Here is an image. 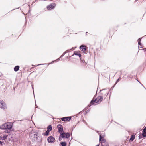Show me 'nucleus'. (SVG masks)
I'll use <instances>...</instances> for the list:
<instances>
[{
    "mask_svg": "<svg viewBox=\"0 0 146 146\" xmlns=\"http://www.w3.org/2000/svg\"><path fill=\"white\" fill-rule=\"evenodd\" d=\"M58 131L59 133L61 135L63 133V130L62 126L61 124H58L57 126Z\"/></svg>",
    "mask_w": 146,
    "mask_h": 146,
    "instance_id": "nucleus-6",
    "label": "nucleus"
},
{
    "mask_svg": "<svg viewBox=\"0 0 146 146\" xmlns=\"http://www.w3.org/2000/svg\"><path fill=\"white\" fill-rule=\"evenodd\" d=\"M71 119V117H67L62 118L61 120L63 121H69Z\"/></svg>",
    "mask_w": 146,
    "mask_h": 146,
    "instance_id": "nucleus-11",
    "label": "nucleus"
},
{
    "mask_svg": "<svg viewBox=\"0 0 146 146\" xmlns=\"http://www.w3.org/2000/svg\"><path fill=\"white\" fill-rule=\"evenodd\" d=\"M0 108L3 110H5L7 108L5 103L2 100H0Z\"/></svg>",
    "mask_w": 146,
    "mask_h": 146,
    "instance_id": "nucleus-5",
    "label": "nucleus"
},
{
    "mask_svg": "<svg viewBox=\"0 0 146 146\" xmlns=\"http://www.w3.org/2000/svg\"><path fill=\"white\" fill-rule=\"evenodd\" d=\"M142 38H140L138 39L137 41L138 42V43H140V42H141V40Z\"/></svg>",
    "mask_w": 146,
    "mask_h": 146,
    "instance_id": "nucleus-24",
    "label": "nucleus"
},
{
    "mask_svg": "<svg viewBox=\"0 0 146 146\" xmlns=\"http://www.w3.org/2000/svg\"><path fill=\"white\" fill-rule=\"evenodd\" d=\"M114 86H114H113L112 87L111 89H110V90H112L113 89V88L114 87V86Z\"/></svg>",
    "mask_w": 146,
    "mask_h": 146,
    "instance_id": "nucleus-29",
    "label": "nucleus"
},
{
    "mask_svg": "<svg viewBox=\"0 0 146 146\" xmlns=\"http://www.w3.org/2000/svg\"><path fill=\"white\" fill-rule=\"evenodd\" d=\"M42 64V65H44V64ZM42 65V64H39L38 65L39 66V65Z\"/></svg>",
    "mask_w": 146,
    "mask_h": 146,
    "instance_id": "nucleus-34",
    "label": "nucleus"
},
{
    "mask_svg": "<svg viewBox=\"0 0 146 146\" xmlns=\"http://www.w3.org/2000/svg\"><path fill=\"white\" fill-rule=\"evenodd\" d=\"M71 49L68 50H67L65 52H64L63 54L60 56V58H62L68 52V51H69Z\"/></svg>",
    "mask_w": 146,
    "mask_h": 146,
    "instance_id": "nucleus-19",
    "label": "nucleus"
},
{
    "mask_svg": "<svg viewBox=\"0 0 146 146\" xmlns=\"http://www.w3.org/2000/svg\"><path fill=\"white\" fill-rule=\"evenodd\" d=\"M109 91H106L105 89H103L100 90V96H102V97H104V99L108 94Z\"/></svg>",
    "mask_w": 146,
    "mask_h": 146,
    "instance_id": "nucleus-3",
    "label": "nucleus"
},
{
    "mask_svg": "<svg viewBox=\"0 0 146 146\" xmlns=\"http://www.w3.org/2000/svg\"><path fill=\"white\" fill-rule=\"evenodd\" d=\"M91 106V105H89L88 106L89 107H90V106Z\"/></svg>",
    "mask_w": 146,
    "mask_h": 146,
    "instance_id": "nucleus-40",
    "label": "nucleus"
},
{
    "mask_svg": "<svg viewBox=\"0 0 146 146\" xmlns=\"http://www.w3.org/2000/svg\"><path fill=\"white\" fill-rule=\"evenodd\" d=\"M13 123L12 122H7L6 123V129H11L12 127Z\"/></svg>",
    "mask_w": 146,
    "mask_h": 146,
    "instance_id": "nucleus-7",
    "label": "nucleus"
},
{
    "mask_svg": "<svg viewBox=\"0 0 146 146\" xmlns=\"http://www.w3.org/2000/svg\"><path fill=\"white\" fill-rule=\"evenodd\" d=\"M96 96H94L93 99L91 101L90 104L91 105H93L95 103H97V104L100 103L103 100V98L102 96H99L95 99H94Z\"/></svg>",
    "mask_w": 146,
    "mask_h": 146,
    "instance_id": "nucleus-2",
    "label": "nucleus"
},
{
    "mask_svg": "<svg viewBox=\"0 0 146 146\" xmlns=\"http://www.w3.org/2000/svg\"><path fill=\"white\" fill-rule=\"evenodd\" d=\"M82 63H86L85 61L84 60H82Z\"/></svg>",
    "mask_w": 146,
    "mask_h": 146,
    "instance_id": "nucleus-33",
    "label": "nucleus"
},
{
    "mask_svg": "<svg viewBox=\"0 0 146 146\" xmlns=\"http://www.w3.org/2000/svg\"><path fill=\"white\" fill-rule=\"evenodd\" d=\"M19 68V66H16L14 68V70L15 72L17 71Z\"/></svg>",
    "mask_w": 146,
    "mask_h": 146,
    "instance_id": "nucleus-16",
    "label": "nucleus"
},
{
    "mask_svg": "<svg viewBox=\"0 0 146 146\" xmlns=\"http://www.w3.org/2000/svg\"><path fill=\"white\" fill-rule=\"evenodd\" d=\"M47 130L49 131H50L52 129V127L51 125H49L47 128Z\"/></svg>",
    "mask_w": 146,
    "mask_h": 146,
    "instance_id": "nucleus-17",
    "label": "nucleus"
},
{
    "mask_svg": "<svg viewBox=\"0 0 146 146\" xmlns=\"http://www.w3.org/2000/svg\"><path fill=\"white\" fill-rule=\"evenodd\" d=\"M96 146H99V144H98Z\"/></svg>",
    "mask_w": 146,
    "mask_h": 146,
    "instance_id": "nucleus-39",
    "label": "nucleus"
},
{
    "mask_svg": "<svg viewBox=\"0 0 146 146\" xmlns=\"http://www.w3.org/2000/svg\"><path fill=\"white\" fill-rule=\"evenodd\" d=\"M60 144L62 146H66L67 143L65 142H62L60 143Z\"/></svg>",
    "mask_w": 146,
    "mask_h": 146,
    "instance_id": "nucleus-20",
    "label": "nucleus"
},
{
    "mask_svg": "<svg viewBox=\"0 0 146 146\" xmlns=\"http://www.w3.org/2000/svg\"><path fill=\"white\" fill-rule=\"evenodd\" d=\"M98 89H97V91L98 90Z\"/></svg>",
    "mask_w": 146,
    "mask_h": 146,
    "instance_id": "nucleus-43",
    "label": "nucleus"
},
{
    "mask_svg": "<svg viewBox=\"0 0 146 146\" xmlns=\"http://www.w3.org/2000/svg\"><path fill=\"white\" fill-rule=\"evenodd\" d=\"M99 141L102 143L105 142L106 140L104 139L103 136H102L101 134L99 133Z\"/></svg>",
    "mask_w": 146,
    "mask_h": 146,
    "instance_id": "nucleus-10",
    "label": "nucleus"
},
{
    "mask_svg": "<svg viewBox=\"0 0 146 146\" xmlns=\"http://www.w3.org/2000/svg\"><path fill=\"white\" fill-rule=\"evenodd\" d=\"M62 138L61 137V136H60H60L59 137V141H61V140H62Z\"/></svg>",
    "mask_w": 146,
    "mask_h": 146,
    "instance_id": "nucleus-26",
    "label": "nucleus"
},
{
    "mask_svg": "<svg viewBox=\"0 0 146 146\" xmlns=\"http://www.w3.org/2000/svg\"><path fill=\"white\" fill-rule=\"evenodd\" d=\"M54 61H53L51 63H49L48 64L49 65L51 64H52V63H54Z\"/></svg>",
    "mask_w": 146,
    "mask_h": 146,
    "instance_id": "nucleus-31",
    "label": "nucleus"
},
{
    "mask_svg": "<svg viewBox=\"0 0 146 146\" xmlns=\"http://www.w3.org/2000/svg\"><path fill=\"white\" fill-rule=\"evenodd\" d=\"M56 5V4L54 3H52L50 4V5H48L47 7V8L48 10H50L51 9H53L54 8Z\"/></svg>",
    "mask_w": 146,
    "mask_h": 146,
    "instance_id": "nucleus-9",
    "label": "nucleus"
},
{
    "mask_svg": "<svg viewBox=\"0 0 146 146\" xmlns=\"http://www.w3.org/2000/svg\"><path fill=\"white\" fill-rule=\"evenodd\" d=\"M87 48V47L86 46L82 45L80 46L79 48L82 51L84 52L86 51Z\"/></svg>",
    "mask_w": 146,
    "mask_h": 146,
    "instance_id": "nucleus-12",
    "label": "nucleus"
},
{
    "mask_svg": "<svg viewBox=\"0 0 146 146\" xmlns=\"http://www.w3.org/2000/svg\"><path fill=\"white\" fill-rule=\"evenodd\" d=\"M135 136L134 135H132L131 136V138L130 139V141H133L134 140V139H135Z\"/></svg>",
    "mask_w": 146,
    "mask_h": 146,
    "instance_id": "nucleus-18",
    "label": "nucleus"
},
{
    "mask_svg": "<svg viewBox=\"0 0 146 146\" xmlns=\"http://www.w3.org/2000/svg\"><path fill=\"white\" fill-rule=\"evenodd\" d=\"M55 139L52 136H50L47 138L48 142L50 143H52L55 141Z\"/></svg>",
    "mask_w": 146,
    "mask_h": 146,
    "instance_id": "nucleus-8",
    "label": "nucleus"
},
{
    "mask_svg": "<svg viewBox=\"0 0 146 146\" xmlns=\"http://www.w3.org/2000/svg\"><path fill=\"white\" fill-rule=\"evenodd\" d=\"M74 55L78 56L80 57V60H82V58L81 57V55L80 53H79L77 51H74L73 54L72 55V56H73Z\"/></svg>",
    "mask_w": 146,
    "mask_h": 146,
    "instance_id": "nucleus-13",
    "label": "nucleus"
},
{
    "mask_svg": "<svg viewBox=\"0 0 146 146\" xmlns=\"http://www.w3.org/2000/svg\"><path fill=\"white\" fill-rule=\"evenodd\" d=\"M60 58H58V59H57V60H54V61H59L60 60Z\"/></svg>",
    "mask_w": 146,
    "mask_h": 146,
    "instance_id": "nucleus-27",
    "label": "nucleus"
},
{
    "mask_svg": "<svg viewBox=\"0 0 146 146\" xmlns=\"http://www.w3.org/2000/svg\"><path fill=\"white\" fill-rule=\"evenodd\" d=\"M38 134L37 132L31 131L30 133L29 137L33 142H35L38 139Z\"/></svg>",
    "mask_w": 146,
    "mask_h": 146,
    "instance_id": "nucleus-1",
    "label": "nucleus"
},
{
    "mask_svg": "<svg viewBox=\"0 0 146 146\" xmlns=\"http://www.w3.org/2000/svg\"><path fill=\"white\" fill-rule=\"evenodd\" d=\"M50 131H48L47 130L46 131L45 133L43 134V135L45 136H48L49 135V133Z\"/></svg>",
    "mask_w": 146,
    "mask_h": 146,
    "instance_id": "nucleus-21",
    "label": "nucleus"
},
{
    "mask_svg": "<svg viewBox=\"0 0 146 146\" xmlns=\"http://www.w3.org/2000/svg\"><path fill=\"white\" fill-rule=\"evenodd\" d=\"M6 123L0 126V129H6Z\"/></svg>",
    "mask_w": 146,
    "mask_h": 146,
    "instance_id": "nucleus-15",
    "label": "nucleus"
},
{
    "mask_svg": "<svg viewBox=\"0 0 146 146\" xmlns=\"http://www.w3.org/2000/svg\"><path fill=\"white\" fill-rule=\"evenodd\" d=\"M102 146H104V145H102Z\"/></svg>",
    "mask_w": 146,
    "mask_h": 146,
    "instance_id": "nucleus-42",
    "label": "nucleus"
},
{
    "mask_svg": "<svg viewBox=\"0 0 146 146\" xmlns=\"http://www.w3.org/2000/svg\"><path fill=\"white\" fill-rule=\"evenodd\" d=\"M119 80H120L119 78L117 79L115 83L114 84V86H115L116 84L119 81Z\"/></svg>",
    "mask_w": 146,
    "mask_h": 146,
    "instance_id": "nucleus-25",
    "label": "nucleus"
},
{
    "mask_svg": "<svg viewBox=\"0 0 146 146\" xmlns=\"http://www.w3.org/2000/svg\"><path fill=\"white\" fill-rule=\"evenodd\" d=\"M119 80H121V77H119Z\"/></svg>",
    "mask_w": 146,
    "mask_h": 146,
    "instance_id": "nucleus-36",
    "label": "nucleus"
},
{
    "mask_svg": "<svg viewBox=\"0 0 146 146\" xmlns=\"http://www.w3.org/2000/svg\"><path fill=\"white\" fill-rule=\"evenodd\" d=\"M142 135L143 137H146V127L143 130Z\"/></svg>",
    "mask_w": 146,
    "mask_h": 146,
    "instance_id": "nucleus-14",
    "label": "nucleus"
},
{
    "mask_svg": "<svg viewBox=\"0 0 146 146\" xmlns=\"http://www.w3.org/2000/svg\"><path fill=\"white\" fill-rule=\"evenodd\" d=\"M7 136L5 135L3 136V137H2V140H5L7 138Z\"/></svg>",
    "mask_w": 146,
    "mask_h": 146,
    "instance_id": "nucleus-22",
    "label": "nucleus"
},
{
    "mask_svg": "<svg viewBox=\"0 0 146 146\" xmlns=\"http://www.w3.org/2000/svg\"><path fill=\"white\" fill-rule=\"evenodd\" d=\"M137 81H138L139 82V83L140 84H141L142 85H143L142 84H141V83L140 82H139L138 80H137Z\"/></svg>",
    "mask_w": 146,
    "mask_h": 146,
    "instance_id": "nucleus-38",
    "label": "nucleus"
},
{
    "mask_svg": "<svg viewBox=\"0 0 146 146\" xmlns=\"http://www.w3.org/2000/svg\"><path fill=\"white\" fill-rule=\"evenodd\" d=\"M139 139H140L142 138V136L141 135H140L139 136Z\"/></svg>",
    "mask_w": 146,
    "mask_h": 146,
    "instance_id": "nucleus-28",
    "label": "nucleus"
},
{
    "mask_svg": "<svg viewBox=\"0 0 146 146\" xmlns=\"http://www.w3.org/2000/svg\"><path fill=\"white\" fill-rule=\"evenodd\" d=\"M83 122H85V121H84Z\"/></svg>",
    "mask_w": 146,
    "mask_h": 146,
    "instance_id": "nucleus-41",
    "label": "nucleus"
},
{
    "mask_svg": "<svg viewBox=\"0 0 146 146\" xmlns=\"http://www.w3.org/2000/svg\"><path fill=\"white\" fill-rule=\"evenodd\" d=\"M3 142H1V141H0V144H1V145H2V143Z\"/></svg>",
    "mask_w": 146,
    "mask_h": 146,
    "instance_id": "nucleus-32",
    "label": "nucleus"
},
{
    "mask_svg": "<svg viewBox=\"0 0 146 146\" xmlns=\"http://www.w3.org/2000/svg\"><path fill=\"white\" fill-rule=\"evenodd\" d=\"M2 139V137H1V136H0V139Z\"/></svg>",
    "mask_w": 146,
    "mask_h": 146,
    "instance_id": "nucleus-35",
    "label": "nucleus"
},
{
    "mask_svg": "<svg viewBox=\"0 0 146 146\" xmlns=\"http://www.w3.org/2000/svg\"><path fill=\"white\" fill-rule=\"evenodd\" d=\"M96 131L97 133L99 132V131Z\"/></svg>",
    "mask_w": 146,
    "mask_h": 146,
    "instance_id": "nucleus-37",
    "label": "nucleus"
},
{
    "mask_svg": "<svg viewBox=\"0 0 146 146\" xmlns=\"http://www.w3.org/2000/svg\"><path fill=\"white\" fill-rule=\"evenodd\" d=\"M6 130L5 131V133H10L11 131V129H5Z\"/></svg>",
    "mask_w": 146,
    "mask_h": 146,
    "instance_id": "nucleus-23",
    "label": "nucleus"
},
{
    "mask_svg": "<svg viewBox=\"0 0 146 146\" xmlns=\"http://www.w3.org/2000/svg\"><path fill=\"white\" fill-rule=\"evenodd\" d=\"M60 136L62 138H68L70 137V135L68 132L65 133L63 132V133L60 135Z\"/></svg>",
    "mask_w": 146,
    "mask_h": 146,
    "instance_id": "nucleus-4",
    "label": "nucleus"
},
{
    "mask_svg": "<svg viewBox=\"0 0 146 146\" xmlns=\"http://www.w3.org/2000/svg\"><path fill=\"white\" fill-rule=\"evenodd\" d=\"M138 44L140 46H142V44H141V42H140V43H138Z\"/></svg>",
    "mask_w": 146,
    "mask_h": 146,
    "instance_id": "nucleus-30",
    "label": "nucleus"
}]
</instances>
